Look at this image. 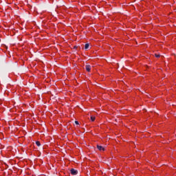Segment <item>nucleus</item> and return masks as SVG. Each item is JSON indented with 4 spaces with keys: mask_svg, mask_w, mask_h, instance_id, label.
I'll return each mask as SVG.
<instances>
[{
    "mask_svg": "<svg viewBox=\"0 0 176 176\" xmlns=\"http://www.w3.org/2000/svg\"><path fill=\"white\" fill-rule=\"evenodd\" d=\"M70 172L72 175H76L78 174V170L75 169H71Z\"/></svg>",
    "mask_w": 176,
    "mask_h": 176,
    "instance_id": "obj_1",
    "label": "nucleus"
},
{
    "mask_svg": "<svg viewBox=\"0 0 176 176\" xmlns=\"http://www.w3.org/2000/svg\"><path fill=\"white\" fill-rule=\"evenodd\" d=\"M85 69L87 71V72H90V69H91V67L89 65H87L85 66Z\"/></svg>",
    "mask_w": 176,
    "mask_h": 176,
    "instance_id": "obj_2",
    "label": "nucleus"
},
{
    "mask_svg": "<svg viewBox=\"0 0 176 176\" xmlns=\"http://www.w3.org/2000/svg\"><path fill=\"white\" fill-rule=\"evenodd\" d=\"M97 148L99 151H105V148L104 147H102V146H97Z\"/></svg>",
    "mask_w": 176,
    "mask_h": 176,
    "instance_id": "obj_3",
    "label": "nucleus"
},
{
    "mask_svg": "<svg viewBox=\"0 0 176 176\" xmlns=\"http://www.w3.org/2000/svg\"><path fill=\"white\" fill-rule=\"evenodd\" d=\"M89 46H90V45L89 43L85 44V49H86V50L89 49Z\"/></svg>",
    "mask_w": 176,
    "mask_h": 176,
    "instance_id": "obj_4",
    "label": "nucleus"
},
{
    "mask_svg": "<svg viewBox=\"0 0 176 176\" xmlns=\"http://www.w3.org/2000/svg\"><path fill=\"white\" fill-rule=\"evenodd\" d=\"M91 122H94V120H96V117L91 116Z\"/></svg>",
    "mask_w": 176,
    "mask_h": 176,
    "instance_id": "obj_5",
    "label": "nucleus"
},
{
    "mask_svg": "<svg viewBox=\"0 0 176 176\" xmlns=\"http://www.w3.org/2000/svg\"><path fill=\"white\" fill-rule=\"evenodd\" d=\"M36 145H37V146H41V142H36Z\"/></svg>",
    "mask_w": 176,
    "mask_h": 176,
    "instance_id": "obj_6",
    "label": "nucleus"
},
{
    "mask_svg": "<svg viewBox=\"0 0 176 176\" xmlns=\"http://www.w3.org/2000/svg\"><path fill=\"white\" fill-rule=\"evenodd\" d=\"M155 57L159 58V57H160V54H155Z\"/></svg>",
    "mask_w": 176,
    "mask_h": 176,
    "instance_id": "obj_7",
    "label": "nucleus"
},
{
    "mask_svg": "<svg viewBox=\"0 0 176 176\" xmlns=\"http://www.w3.org/2000/svg\"><path fill=\"white\" fill-rule=\"evenodd\" d=\"M76 124L79 125V122L75 121Z\"/></svg>",
    "mask_w": 176,
    "mask_h": 176,
    "instance_id": "obj_8",
    "label": "nucleus"
}]
</instances>
